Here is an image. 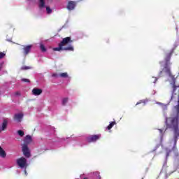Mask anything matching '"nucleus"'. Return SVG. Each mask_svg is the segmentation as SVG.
<instances>
[{
    "instance_id": "obj_1",
    "label": "nucleus",
    "mask_w": 179,
    "mask_h": 179,
    "mask_svg": "<svg viewBox=\"0 0 179 179\" xmlns=\"http://www.w3.org/2000/svg\"><path fill=\"white\" fill-rule=\"evenodd\" d=\"M172 55L173 50L166 54L164 69L159 73V77L162 78V76H164L165 73L169 78H171L172 83L171 85L173 88V94L178 96V104L174 106L172 108L171 116L166 117V128H179V85H176V78L171 74V70L170 69V65L171 64L170 63V59H171Z\"/></svg>"
},
{
    "instance_id": "obj_22",
    "label": "nucleus",
    "mask_w": 179,
    "mask_h": 179,
    "mask_svg": "<svg viewBox=\"0 0 179 179\" xmlns=\"http://www.w3.org/2000/svg\"><path fill=\"white\" fill-rule=\"evenodd\" d=\"M159 104H160V106H162L163 110H167V105H164L162 103H159Z\"/></svg>"
},
{
    "instance_id": "obj_15",
    "label": "nucleus",
    "mask_w": 179,
    "mask_h": 179,
    "mask_svg": "<svg viewBox=\"0 0 179 179\" xmlns=\"http://www.w3.org/2000/svg\"><path fill=\"white\" fill-rule=\"evenodd\" d=\"M69 100V99L68 97L64 98L62 100V106H66V103H68V101Z\"/></svg>"
},
{
    "instance_id": "obj_20",
    "label": "nucleus",
    "mask_w": 179,
    "mask_h": 179,
    "mask_svg": "<svg viewBox=\"0 0 179 179\" xmlns=\"http://www.w3.org/2000/svg\"><path fill=\"white\" fill-rule=\"evenodd\" d=\"M17 134L21 137L24 136V131H23L22 130H18Z\"/></svg>"
},
{
    "instance_id": "obj_13",
    "label": "nucleus",
    "mask_w": 179,
    "mask_h": 179,
    "mask_svg": "<svg viewBox=\"0 0 179 179\" xmlns=\"http://www.w3.org/2000/svg\"><path fill=\"white\" fill-rule=\"evenodd\" d=\"M45 0H39V8L40 9H43V8H45Z\"/></svg>"
},
{
    "instance_id": "obj_25",
    "label": "nucleus",
    "mask_w": 179,
    "mask_h": 179,
    "mask_svg": "<svg viewBox=\"0 0 179 179\" xmlns=\"http://www.w3.org/2000/svg\"><path fill=\"white\" fill-rule=\"evenodd\" d=\"M14 96H21L20 92L17 91L14 93Z\"/></svg>"
},
{
    "instance_id": "obj_27",
    "label": "nucleus",
    "mask_w": 179,
    "mask_h": 179,
    "mask_svg": "<svg viewBox=\"0 0 179 179\" xmlns=\"http://www.w3.org/2000/svg\"><path fill=\"white\" fill-rule=\"evenodd\" d=\"M157 81V78H155L154 83H156Z\"/></svg>"
},
{
    "instance_id": "obj_17",
    "label": "nucleus",
    "mask_w": 179,
    "mask_h": 179,
    "mask_svg": "<svg viewBox=\"0 0 179 179\" xmlns=\"http://www.w3.org/2000/svg\"><path fill=\"white\" fill-rule=\"evenodd\" d=\"M22 71H27L29 69H31V66H24L21 67Z\"/></svg>"
},
{
    "instance_id": "obj_4",
    "label": "nucleus",
    "mask_w": 179,
    "mask_h": 179,
    "mask_svg": "<svg viewBox=\"0 0 179 179\" xmlns=\"http://www.w3.org/2000/svg\"><path fill=\"white\" fill-rule=\"evenodd\" d=\"M101 138V134H95L92 136H90L87 138V141L89 143H92L93 142H96V141H99Z\"/></svg>"
},
{
    "instance_id": "obj_14",
    "label": "nucleus",
    "mask_w": 179,
    "mask_h": 179,
    "mask_svg": "<svg viewBox=\"0 0 179 179\" xmlns=\"http://www.w3.org/2000/svg\"><path fill=\"white\" fill-rule=\"evenodd\" d=\"M117 122H115V121L114 122H111L109 125L107 127V129L108 131H110V129H111V128H113V127H114V125H116Z\"/></svg>"
},
{
    "instance_id": "obj_30",
    "label": "nucleus",
    "mask_w": 179,
    "mask_h": 179,
    "mask_svg": "<svg viewBox=\"0 0 179 179\" xmlns=\"http://www.w3.org/2000/svg\"><path fill=\"white\" fill-rule=\"evenodd\" d=\"M0 95H1V92H0Z\"/></svg>"
},
{
    "instance_id": "obj_5",
    "label": "nucleus",
    "mask_w": 179,
    "mask_h": 179,
    "mask_svg": "<svg viewBox=\"0 0 179 179\" xmlns=\"http://www.w3.org/2000/svg\"><path fill=\"white\" fill-rule=\"evenodd\" d=\"M78 5V2L75 1H69L66 9L68 10H74V9L76 8V6Z\"/></svg>"
},
{
    "instance_id": "obj_3",
    "label": "nucleus",
    "mask_w": 179,
    "mask_h": 179,
    "mask_svg": "<svg viewBox=\"0 0 179 179\" xmlns=\"http://www.w3.org/2000/svg\"><path fill=\"white\" fill-rule=\"evenodd\" d=\"M17 164L20 169H24L27 167V159L24 157H22L17 159Z\"/></svg>"
},
{
    "instance_id": "obj_26",
    "label": "nucleus",
    "mask_w": 179,
    "mask_h": 179,
    "mask_svg": "<svg viewBox=\"0 0 179 179\" xmlns=\"http://www.w3.org/2000/svg\"><path fill=\"white\" fill-rule=\"evenodd\" d=\"M52 77L53 78H58V74L57 73H53Z\"/></svg>"
},
{
    "instance_id": "obj_2",
    "label": "nucleus",
    "mask_w": 179,
    "mask_h": 179,
    "mask_svg": "<svg viewBox=\"0 0 179 179\" xmlns=\"http://www.w3.org/2000/svg\"><path fill=\"white\" fill-rule=\"evenodd\" d=\"M72 42L73 41L70 36L66 37L59 43L57 48H53V51H73L74 48L71 45L65 47L66 44H69V43Z\"/></svg>"
},
{
    "instance_id": "obj_18",
    "label": "nucleus",
    "mask_w": 179,
    "mask_h": 179,
    "mask_svg": "<svg viewBox=\"0 0 179 179\" xmlns=\"http://www.w3.org/2000/svg\"><path fill=\"white\" fill-rule=\"evenodd\" d=\"M46 12L48 15H50V13H52V9H51L50 7H46Z\"/></svg>"
},
{
    "instance_id": "obj_7",
    "label": "nucleus",
    "mask_w": 179,
    "mask_h": 179,
    "mask_svg": "<svg viewBox=\"0 0 179 179\" xmlns=\"http://www.w3.org/2000/svg\"><path fill=\"white\" fill-rule=\"evenodd\" d=\"M33 142V138H31V136L27 135L24 139V144L27 146V145H30V143Z\"/></svg>"
},
{
    "instance_id": "obj_8",
    "label": "nucleus",
    "mask_w": 179,
    "mask_h": 179,
    "mask_svg": "<svg viewBox=\"0 0 179 179\" xmlns=\"http://www.w3.org/2000/svg\"><path fill=\"white\" fill-rule=\"evenodd\" d=\"M43 93V90L38 88H34L32 90V94L34 96H40Z\"/></svg>"
},
{
    "instance_id": "obj_12",
    "label": "nucleus",
    "mask_w": 179,
    "mask_h": 179,
    "mask_svg": "<svg viewBox=\"0 0 179 179\" xmlns=\"http://www.w3.org/2000/svg\"><path fill=\"white\" fill-rule=\"evenodd\" d=\"M8 127V120H3L2 123L1 131H5V129Z\"/></svg>"
},
{
    "instance_id": "obj_28",
    "label": "nucleus",
    "mask_w": 179,
    "mask_h": 179,
    "mask_svg": "<svg viewBox=\"0 0 179 179\" xmlns=\"http://www.w3.org/2000/svg\"><path fill=\"white\" fill-rule=\"evenodd\" d=\"M138 104H141V103L138 102V103H136V106H138Z\"/></svg>"
},
{
    "instance_id": "obj_16",
    "label": "nucleus",
    "mask_w": 179,
    "mask_h": 179,
    "mask_svg": "<svg viewBox=\"0 0 179 179\" xmlns=\"http://www.w3.org/2000/svg\"><path fill=\"white\" fill-rule=\"evenodd\" d=\"M40 48H41V51H42V52H45V51H47V48H45V46L43 43H41Z\"/></svg>"
},
{
    "instance_id": "obj_6",
    "label": "nucleus",
    "mask_w": 179,
    "mask_h": 179,
    "mask_svg": "<svg viewBox=\"0 0 179 179\" xmlns=\"http://www.w3.org/2000/svg\"><path fill=\"white\" fill-rule=\"evenodd\" d=\"M22 153L25 157H30L31 155L30 154V149L27 145H22Z\"/></svg>"
},
{
    "instance_id": "obj_19",
    "label": "nucleus",
    "mask_w": 179,
    "mask_h": 179,
    "mask_svg": "<svg viewBox=\"0 0 179 179\" xmlns=\"http://www.w3.org/2000/svg\"><path fill=\"white\" fill-rule=\"evenodd\" d=\"M60 78H68V73H62L59 74Z\"/></svg>"
},
{
    "instance_id": "obj_21",
    "label": "nucleus",
    "mask_w": 179,
    "mask_h": 179,
    "mask_svg": "<svg viewBox=\"0 0 179 179\" xmlns=\"http://www.w3.org/2000/svg\"><path fill=\"white\" fill-rule=\"evenodd\" d=\"M22 82L27 83H30V80L27 78H22Z\"/></svg>"
},
{
    "instance_id": "obj_23",
    "label": "nucleus",
    "mask_w": 179,
    "mask_h": 179,
    "mask_svg": "<svg viewBox=\"0 0 179 179\" xmlns=\"http://www.w3.org/2000/svg\"><path fill=\"white\" fill-rule=\"evenodd\" d=\"M6 54L1 52H0V59H2V58H3L5 57Z\"/></svg>"
},
{
    "instance_id": "obj_11",
    "label": "nucleus",
    "mask_w": 179,
    "mask_h": 179,
    "mask_svg": "<svg viewBox=\"0 0 179 179\" xmlns=\"http://www.w3.org/2000/svg\"><path fill=\"white\" fill-rule=\"evenodd\" d=\"M0 157H2L3 159H5L6 157V152L5 150H3V148L0 146Z\"/></svg>"
},
{
    "instance_id": "obj_9",
    "label": "nucleus",
    "mask_w": 179,
    "mask_h": 179,
    "mask_svg": "<svg viewBox=\"0 0 179 179\" xmlns=\"http://www.w3.org/2000/svg\"><path fill=\"white\" fill-rule=\"evenodd\" d=\"M22 118H23V114L22 113H17L14 115V120L15 121H17V122H22Z\"/></svg>"
},
{
    "instance_id": "obj_29",
    "label": "nucleus",
    "mask_w": 179,
    "mask_h": 179,
    "mask_svg": "<svg viewBox=\"0 0 179 179\" xmlns=\"http://www.w3.org/2000/svg\"><path fill=\"white\" fill-rule=\"evenodd\" d=\"M171 99H173V96L171 97Z\"/></svg>"
},
{
    "instance_id": "obj_10",
    "label": "nucleus",
    "mask_w": 179,
    "mask_h": 179,
    "mask_svg": "<svg viewBox=\"0 0 179 179\" xmlns=\"http://www.w3.org/2000/svg\"><path fill=\"white\" fill-rule=\"evenodd\" d=\"M31 50V45L24 46L23 50H24V55H27L30 52Z\"/></svg>"
},
{
    "instance_id": "obj_24",
    "label": "nucleus",
    "mask_w": 179,
    "mask_h": 179,
    "mask_svg": "<svg viewBox=\"0 0 179 179\" xmlns=\"http://www.w3.org/2000/svg\"><path fill=\"white\" fill-rule=\"evenodd\" d=\"M159 131L161 134V141H163V130H162L161 129H159Z\"/></svg>"
}]
</instances>
